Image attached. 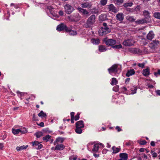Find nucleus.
<instances>
[{
  "label": "nucleus",
  "mask_w": 160,
  "mask_h": 160,
  "mask_svg": "<svg viewBox=\"0 0 160 160\" xmlns=\"http://www.w3.org/2000/svg\"><path fill=\"white\" fill-rule=\"evenodd\" d=\"M56 29L59 31L64 30L65 32L68 31V27L63 23L58 25Z\"/></svg>",
  "instance_id": "9"
},
{
  "label": "nucleus",
  "mask_w": 160,
  "mask_h": 160,
  "mask_svg": "<svg viewBox=\"0 0 160 160\" xmlns=\"http://www.w3.org/2000/svg\"><path fill=\"white\" fill-rule=\"evenodd\" d=\"M31 143L32 144V146L34 147L37 146L39 144V142L37 141H35L34 142H32Z\"/></svg>",
  "instance_id": "40"
},
{
  "label": "nucleus",
  "mask_w": 160,
  "mask_h": 160,
  "mask_svg": "<svg viewBox=\"0 0 160 160\" xmlns=\"http://www.w3.org/2000/svg\"><path fill=\"white\" fill-rule=\"evenodd\" d=\"M81 4L82 8H77L78 10L80 13L82 14L83 15H86L87 16H89V12L87 10L84 9L83 8H90L92 6L91 4L88 2H86L81 3Z\"/></svg>",
  "instance_id": "1"
},
{
  "label": "nucleus",
  "mask_w": 160,
  "mask_h": 160,
  "mask_svg": "<svg viewBox=\"0 0 160 160\" xmlns=\"http://www.w3.org/2000/svg\"><path fill=\"white\" fill-rule=\"evenodd\" d=\"M28 147V145L26 146H22L21 147H17L16 148V150L17 151H20L24 149H26Z\"/></svg>",
  "instance_id": "23"
},
{
  "label": "nucleus",
  "mask_w": 160,
  "mask_h": 160,
  "mask_svg": "<svg viewBox=\"0 0 160 160\" xmlns=\"http://www.w3.org/2000/svg\"><path fill=\"white\" fill-rule=\"evenodd\" d=\"M112 149L113 150V152H112L113 153H117L119 151V148H116L115 146H113L112 147Z\"/></svg>",
  "instance_id": "31"
},
{
  "label": "nucleus",
  "mask_w": 160,
  "mask_h": 160,
  "mask_svg": "<svg viewBox=\"0 0 160 160\" xmlns=\"http://www.w3.org/2000/svg\"><path fill=\"white\" fill-rule=\"evenodd\" d=\"M106 8L109 12H112L114 13L117 12L119 11L118 8L112 4L107 5L106 6Z\"/></svg>",
  "instance_id": "4"
},
{
  "label": "nucleus",
  "mask_w": 160,
  "mask_h": 160,
  "mask_svg": "<svg viewBox=\"0 0 160 160\" xmlns=\"http://www.w3.org/2000/svg\"><path fill=\"white\" fill-rule=\"evenodd\" d=\"M113 90L115 92H117L119 90V87L118 86H116L113 88Z\"/></svg>",
  "instance_id": "46"
},
{
  "label": "nucleus",
  "mask_w": 160,
  "mask_h": 160,
  "mask_svg": "<svg viewBox=\"0 0 160 160\" xmlns=\"http://www.w3.org/2000/svg\"><path fill=\"white\" fill-rule=\"evenodd\" d=\"M19 129L20 132H21L22 133H25L27 132V130L25 128H21V129Z\"/></svg>",
  "instance_id": "43"
},
{
  "label": "nucleus",
  "mask_w": 160,
  "mask_h": 160,
  "mask_svg": "<svg viewBox=\"0 0 160 160\" xmlns=\"http://www.w3.org/2000/svg\"><path fill=\"white\" fill-rule=\"evenodd\" d=\"M72 159H73V160H76L77 159V158L76 157H74L73 158H72V157H71L69 158L70 160H71Z\"/></svg>",
  "instance_id": "63"
},
{
  "label": "nucleus",
  "mask_w": 160,
  "mask_h": 160,
  "mask_svg": "<svg viewBox=\"0 0 160 160\" xmlns=\"http://www.w3.org/2000/svg\"><path fill=\"white\" fill-rule=\"evenodd\" d=\"M91 41L92 43L95 44H98L100 43V41L98 38H92L91 39Z\"/></svg>",
  "instance_id": "24"
},
{
  "label": "nucleus",
  "mask_w": 160,
  "mask_h": 160,
  "mask_svg": "<svg viewBox=\"0 0 160 160\" xmlns=\"http://www.w3.org/2000/svg\"><path fill=\"white\" fill-rule=\"evenodd\" d=\"M142 74L145 76H147L150 74V71L148 67H147L145 69L142 70Z\"/></svg>",
  "instance_id": "17"
},
{
  "label": "nucleus",
  "mask_w": 160,
  "mask_h": 160,
  "mask_svg": "<svg viewBox=\"0 0 160 160\" xmlns=\"http://www.w3.org/2000/svg\"><path fill=\"white\" fill-rule=\"evenodd\" d=\"M35 135L37 138H39L43 135V134L42 132H36L35 134Z\"/></svg>",
  "instance_id": "38"
},
{
  "label": "nucleus",
  "mask_w": 160,
  "mask_h": 160,
  "mask_svg": "<svg viewBox=\"0 0 160 160\" xmlns=\"http://www.w3.org/2000/svg\"><path fill=\"white\" fill-rule=\"evenodd\" d=\"M79 115L80 113H78L77 114L75 115L74 118V119L75 121H77L78 120L79 118Z\"/></svg>",
  "instance_id": "44"
},
{
  "label": "nucleus",
  "mask_w": 160,
  "mask_h": 160,
  "mask_svg": "<svg viewBox=\"0 0 160 160\" xmlns=\"http://www.w3.org/2000/svg\"><path fill=\"white\" fill-rule=\"evenodd\" d=\"M139 143L140 145H144L145 144L147 143L146 141L145 140L140 141L139 142Z\"/></svg>",
  "instance_id": "45"
},
{
  "label": "nucleus",
  "mask_w": 160,
  "mask_h": 160,
  "mask_svg": "<svg viewBox=\"0 0 160 160\" xmlns=\"http://www.w3.org/2000/svg\"><path fill=\"white\" fill-rule=\"evenodd\" d=\"M153 16L156 18L160 19V12H154L153 13Z\"/></svg>",
  "instance_id": "32"
},
{
  "label": "nucleus",
  "mask_w": 160,
  "mask_h": 160,
  "mask_svg": "<svg viewBox=\"0 0 160 160\" xmlns=\"http://www.w3.org/2000/svg\"><path fill=\"white\" fill-rule=\"evenodd\" d=\"M4 148V146L2 143H0V150H2Z\"/></svg>",
  "instance_id": "57"
},
{
  "label": "nucleus",
  "mask_w": 160,
  "mask_h": 160,
  "mask_svg": "<svg viewBox=\"0 0 160 160\" xmlns=\"http://www.w3.org/2000/svg\"><path fill=\"white\" fill-rule=\"evenodd\" d=\"M130 80V78H127L125 81L126 83L129 82Z\"/></svg>",
  "instance_id": "62"
},
{
  "label": "nucleus",
  "mask_w": 160,
  "mask_h": 160,
  "mask_svg": "<svg viewBox=\"0 0 160 160\" xmlns=\"http://www.w3.org/2000/svg\"><path fill=\"white\" fill-rule=\"evenodd\" d=\"M75 113L73 112H72L70 113L71 118H74Z\"/></svg>",
  "instance_id": "51"
},
{
  "label": "nucleus",
  "mask_w": 160,
  "mask_h": 160,
  "mask_svg": "<svg viewBox=\"0 0 160 160\" xmlns=\"http://www.w3.org/2000/svg\"><path fill=\"white\" fill-rule=\"evenodd\" d=\"M98 9L96 8H94L91 9V12L92 14H98Z\"/></svg>",
  "instance_id": "29"
},
{
  "label": "nucleus",
  "mask_w": 160,
  "mask_h": 160,
  "mask_svg": "<svg viewBox=\"0 0 160 160\" xmlns=\"http://www.w3.org/2000/svg\"><path fill=\"white\" fill-rule=\"evenodd\" d=\"M124 14L122 13H119L116 16V19L120 22H122L124 19Z\"/></svg>",
  "instance_id": "12"
},
{
  "label": "nucleus",
  "mask_w": 160,
  "mask_h": 160,
  "mask_svg": "<svg viewBox=\"0 0 160 160\" xmlns=\"http://www.w3.org/2000/svg\"><path fill=\"white\" fill-rule=\"evenodd\" d=\"M43 147V145L41 144H39L38 146L36 148L37 149L39 150L41 149Z\"/></svg>",
  "instance_id": "48"
},
{
  "label": "nucleus",
  "mask_w": 160,
  "mask_h": 160,
  "mask_svg": "<svg viewBox=\"0 0 160 160\" xmlns=\"http://www.w3.org/2000/svg\"><path fill=\"white\" fill-rule=\"evenodd\" d=\"M82 128L76 127L75 131L77 133L81 134L82 132Z\"/></svg>",
  "instance_id": "30"
},
{
  "label": "nucleus",
  "mask_w": 160,
  "mask_h": 160,
  "mask_svg": "<svg viewBox=\"0 0 160 160\" xmlns=\"http://www.w3.org/2000/svg\"><path fill=\"white\" fill-rule=\"evenodd\" d=\"M38 125L41 127H43L44 126V123L43 122H41Z\"/></svg>",
  "instance_id": "59"
},
{
  "label": "nucleus",
  "mask_w": 160,
  "mask_h": 160,
  "mask_svg": "<svg viewBox=\"0 0 160 160\" xmlns=\"http://www.w3.org/2000/svg\"><path fill=\"white\" fill-rule=\"evenodd\" d=\"M96 19L95 15L93 14L89 17L87 20L86 23L84 24L85 28H91L95 23Z\"/></svg>",
  "instance_id": "2"
},
{
  "label": "nucleus",
  "mask_w": 160,
  "mask_h": 160,
  "mask_svg": "<svg viewBox=\"0 0 160 160\" xmlns=\"http://www.w3.org/2000/svg\"><path fill=\"white\" fill-rule=\"evenodd\" d=\"M68 31H66V32H68L70 35H76L77 34V33L76 31L72 30L71 28L68 27Z\"/></svg>",
  "instance_id": "18"
},
{
  "label": "nucleus",
  "mask_w": 160,
  "mask_h": 160,
  "mask_svg": "<svg viewBox=\"0 0 160 160\" xmlns=\"http://www.w3.org/2000/svg\"><path fill=\"white\" fill-rule=\"evenodd\" d=\"M143 14L144 16L145 17L144 18H146V20L150 17V13L147 10H144L143 12Z\"/></svg>",
  "instance_id": "19"
},
{
  "label": "nucleus",
  "mask_w": 160,
  "mask_h": 160,
  "mask_svg": "<svg viewBox=\"0 0 160 160\" xmlns=\"http://www.w3.org/2000/svg\"><path fill=\"white\" fill-rule=\"evenodd\" d=\"M65 140V138L61 137H58L57 138L55 141L54 142V145H55L58 143H62Z\"/></svg>",
  "instance_id": "14"
},
{
  "label": "nucleus",
  "mask_w": 160,
  "mask_h": 160,
  "mask_svg": "<svg viewBox=\"0 0 160 160\" xmlns=\"http://www.w3.org/2000/svg\"><path fill=\"white\" fill-rule=\"evenodd\" d=\"M135 73V71L134 69H131L128 71L127 72L126 74V76L127 77H129L130 76L134 74Z\"/></svg>",
  "instance_id": "21"
},
{
  "label": "nucleus",
  "mask_w": 160,
  "mask_h": 160,
  "mask_svg": "<svg viewBox=\"0 0 160 160\" xmlns=\"http://www.w3.org/2000/svg\"><path fill=\"white\" fill-rule=\"evenodd\" d=\"M107 2V0H101L100 1V3L102 5H105Z\"/></svg>",
  "instance_id": "41"
},
{
  "label": "nucleus",
  "mask_w": 160,
  "mask_h": 160,
  "mask_svg": "<svg viewBox=\"0 0 160 160\" xmlns=\"http://www.w3.org/2000/svg\"><path fill=\"white\" fill-rule=\"evenodd\" d=\"M143 52L145 54L149 53L150 52L148 51V49L146 48H144Z\"/></svg>",
  "instance_id": "52"
},
{
  "label": "nucleus",
  "mask_w": 160,
  "mask_h": 160,
  "mask_svg": "<svg viewBox=\"0 0 160 160\" xmlns=\"http://www.w3.org/2000/svg\"><path fill=\"white\" fill-rule=\"evenodd\" d=\"M143 157L144 158V160H147V156L145 154H143Z\"/></svg>",
  "instance_id": "58"
},
{
  "label": "nucleus",
  "mask_w": 160,
  "mask_h": 160,
  "mask_svg": "<svg viewBox=\"0 0 160 160\" xmlns=\"http://www.w3.org/2000/svg\"><path fill=\"white\" fill-rule=\"evenodd\" d=\"M144 150H145V148H141L140 150H139V151L140 152H144Z\"/></svg>",
  "instance_id": "61"
},
{
  "label": "nucleus",
  "mask_w": 160,
  "mask_h": 160,
  "mask_svg": "<svg viewBox=\"0 0 160 160\" xmlns=\"http://www.w3.org/2000/svg\"><path fill=\"white\" fill-rule=\"evenodd\" d=\"M151 145L152 146H155V142L153 141H151L150 143Z\"/></svg>",
  "instance_id": "60"
},
{
  "label": "nucleus",
  "mask_w": 160,
  "mask_h": 160,
  "mask_svg": "<svg viewBox=\"0 0 160 160\" xmlns=\"http://www.w3.org/2000/svg\"><path fill=\"white\" fill-rule=\"evenodd\" d=\"M64 8L65 12L67 14H70L74 10L73 7L69 4H66L64 5Z\"/></svg>",
  "instance_id": "5"
},
{
  "label": "nucleus",
  "mask_w": 160,
  "mask_h": 160,
  "mask_svg": "<svg viewBox=\"0 0 160 160\" xmlns=\"http://www.w3.org/2000/svg\"><path fill=\"white\" fill-rule=\"evenodd\" d=\"M145 64L144 63H138V66L140 67H141L142 68H143L144 67Z\"/></svg>",
  "instance_id": "47"
},
{
  "label": "nucleus",
  "mask_w": 160,
  "mask_h": 160,
  "mask_svg": "<svg viewBox=\"0 0 160 160\" xmlns=\"http://www.w3.org/2000/svg\"><path fill=\"white\" fill-rule=\"evenodd\" d=\"M155 34L152 31H150L147 35V38L148 40H151L155 36Z\"/></svg>",
  "instance_id": "11"
},
{
  "label": "nucleus",
  "mask_w": 160,
  "mask_h": 160,
  "mask_svg": "<svg viewBox=\"0 0 160 160\" xmlns=\"http://www.w3.org/2000/svg\"><path fill=\"white\" fill-rule=\"evenodd\" d=\"M133 51L134 53H141L142 52L138 48H134Z\"/></svg>",
  "instance_id": "35"
},
{
  "label": "nucleus",
  "mask_w": 160,
  "mask_h": 160,
  "mask_svg": "<svg viewBox=\"0 0 160 160\" xmlns=\"http://www.w3.org/2000/svg\"><path fill=\"white\" fill-rule=\"evenodd\" d=\"M51 136L49 135H47L45 136L43 138V140L45 142H47L50 138Z\"/></svg>",
  "instance_id": "33"
},
{
  "label": "nucleus",
  "mask_w": 160,
  "mask_h": 160,
  "mask_svg": "<svg viewBox=\"0 0 160 160\" xmlns=\"http://www.w3.org/2000/svg\"><path fill=\"white\" fill-rule=\"evenodd\" d=\"M84 126L83 122L82 120L77 122L75 124V127L82 128Z\"/></svg>",
  "instance_id": "15"
},
{
  "label": "nucleus",
  "mask_w": 160,
  "mask_h": 160,
  "mask_svg": "<svg viewBox=\"0 0 160 160\" xmlns=\"http://www.w3.org/2000/svg\"><path fill=\"white\" fill-rule=\"evenodd\" d=\"M133 5V3L132 2H129L128 3H125L124 4L123 6L125 7H131Z\"/></svg>",
  "instance_id": "37"
},
{
  "label": "nucleus",
  "mask_w": 160,
  "mask_h": 160,
  "mask_svg": "<svg viewBox=\"0 0 160 160\" xmlns=\"http://www.w3.org/2000/svg\"><path fill=\"white\" fill-rule=\"evenodd\" d=\"M99 144H94L93 146V148L92 149V151L93 152H97L98 150Z\"/></svg>",
  "instance_id": "25"
},
{
  "label": "nucleus",
  "mask_w": 160,
  "mask_h": 160,
  "mask_svg": "<svg viewBox=\"0 0 160 160\" xmlns=\"http://www.w3.org/2000/svg\"><path fill=\"white\" fill-rule=\"evenodd\" d=\"M120 158H122L124 160H127L128 158V155L126 153H121L119 154Z\"/></svg>",
  "instance_id": "20"
},
{
  "label": "nucleus",
  "mask_w": 160,
  "mask_h": 160,
  "mask_svg": "<svg viewBox=\"0 0 160 160\" xmlns=\"http://www.w3.org/2000/svg\"><path fill=\"white\" fill-rule=\"evenodd\" d=\"M126 18L128 21L131 22H134L136 19L134 18L133 17L129 16H127Z\"/></svg>",
  "instance_id": "26"
},
{
  "label": "nucleus",
  "mask_w": 160,
  "mask_h": 160,
  "mask_svg": "<svg viewBox=\"0 0 160 160\" xmlns=\"http://www.w3.org/2000/svg\"><path fill=\"white\" fill-rule=\"evenodd\" d=\"M117 2L119 3H122L123 2V0H117Z\"/></svg>",
  "instance_id": "55"
},
{
  "label": "nucleus",
  "mask_w": 160,
  "mask_h": 160,
  "mask_svg": "<svg viewBox=\"0 0 160 160\" xmlns=\"http://www.w3.org/2000/svg\"><path fill=\"white\" fill-rule=\"evenodd\" d=\"M60 16H62L63 15V12L62 11L60 10V11L58 12Z\"/></svg>",
  "instance_id": "54"
},
{
  "label": "nucleus",
  "mask_w": 160,
  "mask_h": 160,
  "mask_svg": "<svg viewBox=\"0 0 160 160\" xmlns=\"http://www.w3.org/2000/svg\"><path fill=\"white\" fill-rule=\"evenodd\" d=\"M65 148V146L62 144H57L56 146L54 148V150H62Z\"/></svg>",
  "instance_id": "13"
},
{
  "label": "nucleus",
  "mask_w": 160,
  "mask_h": 160,
  "mask_svg": "<svg viewBox=\"0 0 160 160\" xmlns=\"http://www.w3.org/2000/svg\"><path fill=\"white\" fill-rule=\"evenodd\" d=\"M107 50L105 46L103 45H100L99 47V50L100 52H104Z\"/></svg>",
  "instance_id": "27"
},
{
  "label": "nucleus",
  "mask_w": 160,
  "mask_h": 160,
  "mask_svg": "<svg viewBox=\"0 0 160 160\" xmlns=\"http://www.w3.org/2000/svg\"><path fill=\"white\" fill-rule=\"evenodd\" d=\"M137 89L136 87H134L133 88H132L131 89V91H132L131 94H133L135 93H136V91Z\"/></svg>",
  "instance_id": "42"
},
{
  "label": "nucleus",
  "mask_w": 160,
  "mask_h": 160,
  "mask_svg": "<svg viewBox=\"0 0 160 160\" xmlns=\"http://www.w3.org/2000/svg\"><path fill=\"white\" fill-rule=\"evenodd\" d=\"M103 41L108 46H113L116 43V41L112 39H107L104 38Z\"/></svg>",
  "instance_id": "8"
},
{
  "label": "nucleus",
  "mask_w": 160,
  "mask_h": 160,
  "mask_svg": "<svg viewBox=\"0 0 160 160\" xmlns=\"http://www.w3.org/2000/svg\"><path fill=\"white\" fill-rule=\"evenodd\" d=\"M134 43V41L131 39H128L123 41L122 44L125 46H131Z\"/></svg>",
  "instance_id": "10"
},
{
  "label": "nucleus",
  "mask_w": 160,
  "mask_h": 160,
  "mask_svg": "<svg viewBox=\"0 0 160 160\" xmlns=\"http://www.w3.org/2000/svg\"><path fill=\"white\" fill-rule=\"evenodd\" d=\"M38 116L42 118L46 117V114L42 111H41L38 114Z\"/></svg>",
  "instance_id": "34"
},
{
  "label": "nucleus",
  "mask_w": 160,
  "mask_h": 160,
  "mask_svg": "<svg viewBox=\"0 0 160 160\" xmlns=\"http://www.w3.org/2000/svg\"><path fill=\"white\" fill-rule=\"evenodd\" d=\"M110 31V29L108 27H102L99 30V34L102 36L109 33Z\"/></svg>",
  "instance_id": "7"
},
{
  "label": "nucleus",
  "mask_w": 160,
  "mask_h": 160,
  "mask_svg": "<svg viewBox=\"0 0 160 160\" xmlns=\"http://www.w3.org/2000/svg\"><path fill=\"white\" fill-rule=\"evenodd\" d=\"M116 129L118 132H120L122 131V129L118 126H117L116 127Z\"/></svg>",
  "instance_id": "49"
},
{
  "label": "nucleus",
  "mask_w": 160,
  "mask_h": 160,
  "mask_svg": "<svg viewBox=\"0 0 160 160\" xmlns=\"http://www.w3.org/2000/svg\"><path fill=\"white\" fill-rule=\"evenodd\" d=\"M136 9L138 10H139L140 9V7L138 5L137 6Z\"/></svg>",
  "instance_id": "64"
},
{
  "label": "nucleus",
  "mask_w": 160,
  "mask_h": 160,
  "mask_svg": "<svg viewBox=\"0 0 160 160\" xmlns=\"http://www.w3.org/2000/svg\"><path fill=\"white\" fill-rule=\"evenodd\" d=\"M157 95L160 96V90H157L155 91Z\"/></svg>",
  "instance_id": "56"
},
{
  "label": "nucleus",
  "mask_w": 160,
  "mask_h": 160,
  "mask_svg": "<svg viewBox=\"0 0 160 160\" xmlns=\"http://www.w3.org/2000/svg\"><path fill=\"white\" fill-rule=\"evenodd\" d=\"M118 81L115 78H112V81L111 82V84L112 85H116L118 84Z\"/></svg>",
  "instance_id": "28"
},
{
  "label": "nucleus",
  "mask_w": 160,
  "mask_h": 160,
  "mask_svg": "<svg viewBox=\"0 0 160 160\" xmlns=\"http://www.w3.org/2000/svg\"><path fill=\"white\" fill-rule=\"evenodd\" d=\"M152 156L153 158L156 157L157 156V154L156 152H153L152 154Z\"/></svg>",
  "instance_id": "53"
},
{
  "label": "nucleus",
  "mask_w": 160,
  "mask_h": 160,
  "mask_svg": "<svg viewBox=\"0 0 160 160\" xmlns=\"http://www.w3.org/2000/svg\"><path fill=\"white\" fill-rule=\"evenodd\" d=\"M12 132L14 134H18L20 132L19 129H14L12 128Z\"/></svg>",
  "instance_id": "36"
},
{
  "label": "nucleus",
  "mask_w": 160,
  "mask_h": 160,
  "mask_svg": "<svg viewBox=\"0 0 160 160\" xmlns=\"http://www.w3.org/2000/svg\"><path fill=\"white\" fill-rule=\"evenodd\" d=\"M147 22V20H146V18H144L138 20L137 21H135L136 23L138 24L146 23Z\"/></svg>",
  "instance_id": "16"
},
{
  "label": "nucleus",
  "mask_w": 160,
  "mask_h": 160,
  "mask_svg": "<svg viewBox=\"0 0 160 160\" xmlns=\"http://www.w3.org/2000/svg\"><path fill=\"white\" fill-rule=\"evenodd\" d=\"M154 74L156 77L158 76V74L160 75V70H158L157 72H154Z\"/></svg>",
  "instance_id": "50"
},
{
  "label": "nucleus",
  "mask_w": 160,
  "mask_h": 160,
  "mask_svg": "<svg viewBox=\"0 0 160 160\" xmlns=\"http://www.w3.org/2000/svg\"><path fill=\"white\" fill-rule=\"evenodd\" d=\"M119 70L121 71V70L119 69L118 66L117 64L113 65L108 69L109 73L110 74L112 73H117Z\"/></svg>",
  "instance_id": "3"
},
{
  "label": "nucleus",
  "mask_w": 160,
  "mask_h": 160,
  "mask_svg": "<svg viewBox=\"0 0 160 160\" xmlns=\"http://www.w3.org/2000/svg\"><path fill=\"white\" fill-rule=\"evenodd\" d=\"M99 20L104 21L107 19V16L105 14H102L99 17Z\"/></svg>",
  "instance_id": "22"
},
{
  "label": "nucleus",
  "mask_w": 160,
  "mask_h": 160,
  "mask_svg": "<svg viewBox=\"0 0 160 160\" xmlns=\"http://www.w3.org/2000/svg\"><path fill=\"white\" fill-rule=\"evenodd\" d=\"M122 45L120 44L118 45H113V46L112 47V48H113L115 49H120L122 48Z\"/></svg>",
  "instance_id": "39"
},
{
  "label": "nucleus",
  "mask_w": 160,
  "mask_h": 160,
  "mask_svg": "<svg viewBox=\"0 0 160 160\" xmlns=\"http://www.w3.org/2000/svg\"><path fill=\"white\" fill-rule=\"evenodd\" d=\"M160 44V41L158 40H153L149 44V47L152 50L155 49L157 48L158 45Z\"/></svg>",
  "instance_id": "6"
}]
</instances>
